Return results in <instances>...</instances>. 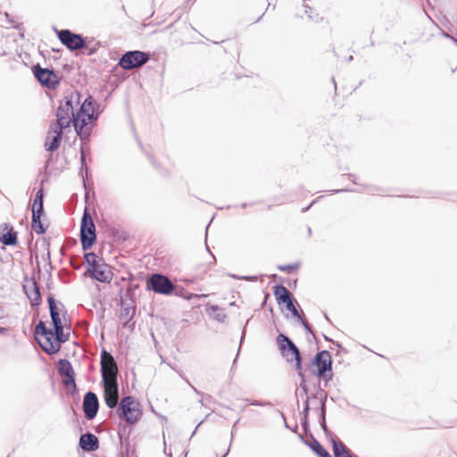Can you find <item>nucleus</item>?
Returning a JSON list of instances; mask_svg holds the SVG:
<instances>
[{
  "mask_svg": "<svg viewBox=\"0 0 457 457\" xmlns=\"http://www.w3.org/2000/svg\"><path fill=\"white\" fill-rule=\"evenodd\" d=\"M308 234H309V235H311V234H312V229H311V228H310V227L308 228Z\"/></svg>",
  "mask_w": 457,
  "mask_h": 457,
  "instance_id": "nucleus-59",
  "label": "nucleus"
},
{
  "mask_svg": "<svg viewBox=\"0 0 457 457\" xmlns=\"http://www.w3.org/2000/svg\"><path fill=\"white\" fill-rule=\"evenodd\" d=\"M316 203V200L312 201L311 204L302 209V212H306L314 204Z\"/></svg>",
  "mask_w": 457,
  "mask_h": 457,
  "instance_id": "nucleus-51",
  "label": "nucleus"
},
{
  "mask_svg": "<svg viewBox=\"0 0 457 457\" xmlns=\"http://www.w3.org/2000/svg\"><path fill=\"white\" fill-rule=\"evenodd\" d=\"M210 316L217 321L223 323L227 320V314L224 310L220 309L218 305H211L207 309Z\"/></svg>",
  "mask_w": 457,
  "mask_h": 457,
  "instance_id": "nucleus-29",
  "label": "nucleus"
},
{
  "mask_svg": "<svg viewBox=\"0 0 457 457\" xmlns=\"http://www.w3.org/2000/svg\"><path fill=\"white\" fill-rule=\"evenodd\" d=\"M442 35L445 36V37H448V38H451L453 42L457 43V40L455 38H453V37L449 36L446 32H445L444 30H442Z\"/></svg>",
  "mask_w": 457,
  "mask_h": 457,
  "instance_id": "nucleus-52",
  "label": "nucleus"
},
{
  "mask_svg": "<svg viewBox=\"0 0 457 457\" xmlns=\"http://www.w3.org/2000/svg\"><path fill=\"white\" fill-rule=\"evenodd\" d=\"M237 357L234 360L233 365L236 364Z\"/></svg>",
  "mask_w": 457,
  "mask_h": 457,
  "instance_id": "nucleus-63",
  "label": "nucleus"
},
{
  "mask_svg": "<svg viewBox=\"0 0 457 457\" xmlns=\"http://www.w3.org/2000/svg\"><path fill=\"white\" fill-rule=\"evenodd\" d=\"M352 59H353V56H350V57L348 58V61H352Z\"/></svg>",
  "mask_w": 457,
  "mask_h": 457,
  "instance_id": "nucleus-64",
  "label": "nucleus"
},
{
  "mask_svg": "<svg viewBox=\"0 0 457 457\" xmlns=\"http://www.w3.org/2000/svg\"><path fill=\"white\" fill-rule=\"evenodd\" d=\"M303 8L304 9V13L311 21H318L319 14L315 12L314 9L309 5L303 4Z\"/></svg>",
  "mask_w": 457,
  "mask_h": 457,
  "instance_id": "nucleus-31",
  "label": "nucleus"
},
{
  "mask_svg": "<svg viewBox=\"0 0 457 457\" xmlns=\"http://www.w3.org/2000/svg\"><path fill=\"white\" fill-rule=\"evenodd\" d=\"M82 142V145L80 146V155L83 154H85V155L89 152V149H87L85 145H87L88 142H84V141H81Z\"/></svg>",
  "mask_w": 457,
  "mask_h": 457,
  "instance_id": "nucleus-43",
  "label": "nucleus"
},
{
  "mask_svg": "<svg viewBox=\"0 0 457 457\" xmlns=\"http://www.w3.org/2000/svg\"><path fill=\"white\" fill-rule=\"evenodd\" d=\"M301 425L303 429L307 432L309 430V417H301Z\"/></svg>",
  "mask_w": 457,
  "mask_h": 457,
  "instance_id": "nucleus-38",
  "label": "nucleus"
},
{
  "mask_svg": "<svg viewBox=\"0 0 457 457\" xmlns=\"http://www.w3.org/2000/svg\"><path fill=\"white\" fill-rule=\"evenodd\" d=\"M229 276L234 278L243 279V280H245V281H256L257 280V277L256 276H242V277H238V276L234 275V274H230Z\"/></svg>",
  "mask_w": 457,
  "mask_h": 457,
  "instance_id": "nucleus-35",
  "label": "nucleus"
},
{
  "mask_svg": "<svg viewBox=\"0 0 457 457\" xmlns=\"http://www.w3.org/2000/svg\"><path fill=\"white\" fill-rule=\"evenodd\" d=\"M58 39L70 51H78L87 48V43L81 34L74 33L71 29H54Z\"/></svg>",
  "mask_w": 457,
  "mask_h": 457,
  "instance_id": "nucleus-11",
  "label": "nucleus"
},
{
  "mask_svg": "<svg viewBox=\"0 0 457 457\" xmlns=\"http://www.w3.org/2000/svg\"><path fill=\"white\" fill-rule=\"evenodd\" d=\"M320 424L323 431L328 428L326 423V414H320Z\"/></svg>",
  "mask_w": 457,
  "mask_h": 457,
  "instance_id": "nucleus-40",
  "label": "nucleus"
},
{
  "mask_svg": "<svg viewBox=\"0 0 457 457\" xmlns=\"http://www.w3.org/2000/svg\"><path fill=\"white\" fill-rule=\"evenodd\" d=\"M83 411L87 420L96 418L99 410V401L96 393L88 391L83 397Z\"/></svg>",
  "mask_w": 457,
  "mask_h": 457,
  "instance_id": "nucleus-15",
  "label": "nucleus"
},
{
  "mask_svg": "<svg viewBox=\"0 0 457 457\" xmlns=\"http://www.w3.org/2000/svg\"><path fill=\"white\" fill-rule=\"evenodd\" d=\"M96 106H100V104L97 102H96L90 95H88L83 100V102L80 104V107L76 112L74 129L76 134L79 136L81 141L89 142L92 133V128L87 127V119L81 118V114L92 112L93 109H96Z\"/></svg>",
  "mask_w": 457,
  "mask_h": 457,
  "instance_id": "nucleus-4",
  "label": "nucleus"
},
{
  "mask_svg": "<svg viewBox=\"0 0 457 457\" xmlns=\"http://www.w3.org/2000/svg\"><path fill=\"white\" fill-rule=\"evenodd\" d=\"M249 404L252 406H262V407L272 406L271 403H270V402L259 401V400H251V401H249Z\"/></svg>",
  "mask_w": 457,
  "mask_h": 457,
  "instance_id": "nucleus-34",
  "label": "nucleus"
},
{
  "mask_svg": "<svg viewBox=\"0 0 457 457\" xmlns=\"http://www.w3.org/2000/svg\"><path fill=\"white\" fill-rule=\"evenodd\" d=\"M147 289L159 295H170L175 290V286L167 276L154 273L147 281Z\"/></svg>",
  "mask_w": 457,
  "mask_h": 457,
  "instance_id": "nucleus-13",
  "label": "nucleus"
},
{
  "mask_svg": "<svg viewBox=\"0 0 457 457\" xmlns=\"http://www.w3.org/2000/svg\"><path fill=\"white\" fill-rule=\"evenodd\" d=\"M43 215L44 214L41 213L32 212L31 227L33 230L38 235L44 234L46 230V227H45L41 221V218Z\"/></svg>",
  "mask_w": 457,
  "mask_h": 457,
  "instance_id": "nucleus-27",
  "label": "nucleus"
},
{
  "mask_svg": "<svg viewBox=\"0 0 457 457\" xmlns=\"http://www.w3.org/2000/svg\"><path fill=\"white\" fill-rule=\"evenodd\" d=\"M121 311L120 320L123 321V328L134 329L135 322H131L136 313V306L134 304H128L124 300H120Z\"/></svg>",
  "mask_w": 457,
  "mask_h": 457,
  "instance_id": "nucleus-20",
  "label": "nucleus"
},
{
  "mask_svg": "<svg viewBox=\"0 0 457 457\" xmlns=\"http://www.w3.org/2000/svg\"><path fill=\"white\" fill-rule=\"evenodd\" d=\"M300 266L299 262L287 264V265H279L278 269L281 271H287L288 273L292 272L293 270L298 269Z\"/></svg>",
  "mask_w": 457,
  "mask_h": 457,
  "instance_id": "nucleus-32",
  "label": "nucleus"
},
{
  "mask_svg": "<svg viewBox=\"0 0 457 457\" xmlns=\"http://www.w3.org/2000/svg\"><path fill=\"white\" fill-rule=\"evenodd\" d=\"M149 159L150 161L152 162L153 164H154V159H153V156L152 155H149Z\"/></svg>",
  "mask_w": 457,
  "mask_h": 457,
  "instance_id": "nucleus-57",
  "label": "nucleus"
},
{
  "mask_svg": "<svg viewBox=\"0 0 457 457\" xmlns=\"http://www.w3.org/2000/svg\"><path fill=\"white\" fill-rule=\"evenodd\" d=\"M57 371L60 376L65 377L62 384L66 387H71V394L77 392V385L75 381V372L71 363L67 359H60L57 361Z\"/></svg>",
  "mask_w": 457,
  "mask_h": 457,
  "instance_id": "nucleus-14",
  "label": "nucleus"
},
{
  "mask_svg": "<svg viewBox=\"0 0 457 457\" xmlns=\"http://www.w3.org/2000/svg\"><path fill=\"white\" fill-rule=\"evenodd\" d=\"M84 260L87 264V271H90L95 267L104 262L102 258H99L95 253H86L84 254Z\"/></svg>",
  "mask_w": 457,
  "mask_h": 457,
  "instance_id": "nucleus-26",
  "label": "nucleus"
},
{
  "mask_svg": "<svg viewBox=\"0 0 457 457\" xmlns=\"http://www.w3.org/2000/svg\"><path fill=\"white\" fill-rule=\"evenodd\" d=\"M326 400L327 395H325L324 397L320 399V414H326Z\"/></svg>",
  "mask_w": 457,
  "mask_h": 457,
  "instance_id": "nucleus-39",
  "label": "nucleus"
},
{
  "mask_svg": "<svg viewBox=\"0 0 457 457\" xmlns=\"http://www.w3.org/2000/svg\"><path fill=\"white\" fill-rule=\"evenodd\" d=\"M79 240L83 251L89 250L96 244V229L90 212L86 208L84 210L79 231Z\"/></svg>",
  "mask_w": 457,
  "mask_h": 457,
  "instance_id": "nucleus-6",
  "label": "nucleus"
},
{
  "mask_svg": "<svg viewBox=\"0 0 457 457\" xmlns=\"http://www.w3.org/2000/svg\"><path fill=\"white\" fill-rule=\"evenodd\" d=\"M64 129L65 128H61L59 126H54V124H51L49 134L53 132L54 135L51 138L50 137H47L45 142V148L46 151L54 152L59 148L62 139Z\"/></svg>",
  "mask_w": 457,
  "mask_h": 457,
  "instance_id": "nucleus-17",
  "label": "nucleus"
},
{
  "mask_svg": "<svg viewBox=\"0 0 457 457\" xmlns=\"http://www.w3.org/2000/svg\"><path fill=\"white\" fill-rule=\"evenodd\" d=\"M80 97L81 94L78 91L65 95L63 99L60 101L59 106L56 110V121L54 126H59L61 128H68L71 124L74 126V120L76 118L74 104H80Z\"/></svg>",
  "mask_w": 457,
  "mask_h": 457,
  "instance_id": "nucleus-2",
  "label": "nucleus"
},
{
  "mask_svg": "<svg viewBox=\"0 0 457 457\" xmlns=\"http://www.w3.org/2000/svg\"><path fill=\"white\" fill-rule=\"evenodd\" d=\"M44 190L40 188L35 195L33 205H32V212L34 213H41L44 214Z\"/></svg>",
  "mask_w": 457,
  "mask_h": 457,
  "instance_id": "nucleus-25",
  "label": "nucleus"
},
{
  "mask_svg": "<svg viewBox=\"0 0 457 457\" xmlns=\"http://www.w3.org/2000/svg\"><path fill=\"white\" fill-rule=\"evenodd\" d=\"M332 81H333V83H334V85H335V88H337V85H336V82H335V79H332Z\"/></svg>",
  "mask_w": 457,
  "mask_h": 457,
  "instance_id": "nucleus-61",
  "label": "nucleus"
},
{
  "mask_svg": "<svg viewBox=\"0 0 457 457\" xmlns=\"http://www.w3.org/2000/svg\"><path fill=\"white\" fill-rule=\"evenodd\" d=\"M356 190L354 189H349V188H342V189H336V190H332V194H337V193H341V192H355Z\"/></svg>",
  "mask_w": 457,
  "mask_h": 457,
  "instance_id": "nucleus-44",
  "label": "nucleus"
},
{
  "mask_svg": "<svg viewBox=\"0 0 457 457\" xmlns=\"http://www.w3.org/2000/svg\"><path fill=\"white\" fill-rule=\"evenodd\" d=\"M52 279H51V274L48 275L47 282H46V288L51 289L52 288Z\"/></svg>",
  "mask_w": 457,
  "mask_h": 457,
  "instance_id": "nucleus-48",
  "label": "nucleus"
},
{
  "mask_svg": "<svg viewBox=\"0 0 457 457\" xmlns=\"http://www.w3.org/2000/svg\"><path fill=\"white\" fill-rule=\"evenodd\" d=\"M101 112H102V110L100 109V106H96V109H93L92 112H88L87 114H81V118L87 119V123H95L98 120Z\"/></svg>",
  "mask_w": 457,
  "mask_h": 457,
  "instance_id": "nucleus-30",
  "label": "nucleus"
},
{
  "mask_svg": "<svg viewBox=\"0 0 457 457\" xmlns=\"http://www.w3.org/2000/svg\"><path fill=\"white\" fill-rule=\"evenodd\" d=\"M239 420H237L235 424L233 425L232 427V430H231V439H230V443L232 442L233 438H234V435L236 434L237 432V428H236V426L237 424L238 423Z\"/></svg>",
  "mask_w": 457,
  "mask_h": 457,
  "instance_id": "nucleus-45",
  "label": "nucleus"
},
{
  "mask_svg": "<svg viewBox=\"0 0 457 457\" xmlns=\"http://www.w3.org/2000/svg\"><path fill=\"white\" fill-rule=\"evenodd\" d=\"M0 242L8 246H14L18 244V233L11 225L4 223L0 226Z\"/></svg>",
  "mask_w": 457,
  "mask_h": 457,
  "instance_id": "nucleus-19",
  "label": "nucleus"
},
{
  "mask_svg": "<svg viewBox=\"0 0 457 457\" xmlns=\"http://www.w3.org/2000/svg\"><path fill=\"white\" fill-rule=\"evenodd\" d=\"M324 434L326 437L330 438L331 442L333 443V439H338L336 435L332 431H330L328 428L324 430Z\"/></svg>",
  "mask_w": 457,
  "mask_h": 457,
  "instance_id": "nucleus-42",
  "label": "nucleus"
},
{
  "mask_svg": "<svg viewBox=\"0 0 457 457\" xmlns=\"http://www.w3.org/2000/svg\"><path fill=\"white\" fill-rule=\"evenodd\" d=\"M244 337H245V331H243V333H242L241 341L244 339Z\"/></svg>",
  "mask_w": 457,
  "mask_h": 457,
  "instance_id": "nucleus-60",
  "label": "nucleus"
},
{
  "mask_svg": "<svg viewBox=\"0 0 457 457\" xmlns=\"http://www.w3.org/2000/svg\"><path fill=\"white\" fill-rule=\"evenodd\" d=\"M316 366V370L312 374L328 382L333 378L332 372V358L330 353L327 350L318 352L312 361Z\"/></svg>",
  "mask_w": 457,
  "mask_h": 457,
  "instance_id": "nucleus-7",
  "label": "nucleus"
},
{
  "mask_svg": "<svg viewBox=\"0 0 457 457\" xmlns=\"http://www.w3.org/2000/svg\"><path fill=\"white\" fill-rule=\"evenodd\" d=\"M229 451H230V445L228 447L225 453L221 457H226L228 454Z\"/></svg>",
  "mask_w": 457,
  "mask_h": 457,
  "instance_id": "nucleus-53",
  "label": "nucleus"
},
{
  "mask_svg": "<svg viewBox=\"0 0 457 457\" xmlns=\"http://www.w3.org/2000/svg\"><path fill=\"white\" fill-rule=\"evenodd\" d=\"M53 327L54 329L48 328L45 321L39 320L34 329L35 337L39 345L49 355L58 353L62 344L69 338V335H64L62 324Z\"/></svg>",
  "mask_w": 457,
  "mask_h": 457,
  "instance_id": "nucleus-1",
  "label": "nucleus"
},
{
  "mask_svg": "<svg viewBox=\"0 0 457 457\" xmlns=\"http://www.w3.org/2000/svg\"><path fill=\"white\" fill-rule=\"evenodd\" d=\"M102 384L104 386L118 385V367L113 356L105 349L100 353Z\"/></svg>",
  "mask_w": 457,
  "mask_h": 457,
  "instance_id": "nucleus-5",
  "label": "nucleus"
},
{
  "mask_svg": "<svg viewBox=\"0 0 457 457\" xmlns=\"http://www.w3.org/2000/svg\"><path fill=\"white\" fill-rule=\"evenodd\" d=\"M289 429H292V431L296 432L297 426H295V428H294V427H291Z\"/></svg>",
  "mask_w": 457,
  "mask_h": 457,
  "instance_id": "nucleus-55",
  "label": "nucleus"
},
{
  "mask_svg": "<svg viewBox=\"0 0 457 457\" xmlns=\"http://www.w3.org/2000/svg\"><path fill=\"white\" fill-rule=\"evenodd\" d=\"M150 54L139 50L127 51L119 60V66L123 70L129 71L139 68L150 60Z\"/></svg>",
  "mask_w": 457,
  "mask_h": 457,
  "instance_id": "nucleus-9",
  "label": "nucleus"
},
{
  "mask_svg": "<svg viewBox=\"0 0 457 457\" xmlns=\"http://www.w3.org/2000/svg\"><path fill=\"white\" fill-rule=\"evenodd\" d=\"M23 290L32 307H38L42 303L40 287L35 279H31L29 283L23 285Z\"/></svg>",
  "mask_w": 457,
  "mask_h": 457,
  "instance_id": "nucleus-16",
  "label": "nucleus"
},
{
  "mask_svg": "<svg viewBox=\"0 0 457 457\" xmlns=\"http://www.w3.org/2000/svg\"><path fill=\"white\" fill-rule=\"evenodd\" d=\"M333 453L335 457H353L349 449L339 439H333Z\"/></svg>",
  "mask_w": 457,
  "mask_h": 457,
  "instance_id": "nucleus-24",
  "label": "nucleus"
},
{
  "mask_svg": "<svg viewBox=\"0 0 457 457\" xmlns=\"http://www.w3.org/2000/svg\"><path fill=\"white\" fill-rule=\"evenodd\" d=\"M86 49H87V54L88 55H93V54H96V47L88 48V47L87 46V48H86Z\"/></svg>",
  "mask_w": 457,
  "mask_h": 457,
  "instance_id": "nucleus-49",
  "label": "nucleus"
},
{
  "mask_svg": "<svg viewBox=\"0 0 457 457\" xmlns=\"http://www.w3.org/2000/svg\"><path fill=\"white\" fill-rule=\"evenodd\" d=\"M309 399H310V397L307 396L306 400H305L304 406H303V410L301 413V415L303 417H309V411H310Z\"/></svg>",
  "mask_w": 457,
  "mask_h": 457,
  "instance_id": "nucleus-37",
  "label": "nucleus"
},
{
  "mask_svg": "<svg viewBox=\"0 0 457 457\" xmlns=\"http://www.w3.org/2000/svg\"><path fill=\"white\" fill-rule=\"evenodd\" d=\"M88 172H89V169H88L87 165L86 164V167L83 168V176H81L83 179L84 184H85V176H87Z\"/></svg>",
  "mask_w": 457,
  "mask_h": 457,
  "instance_id": "nucleus-47",
  "label": "nucleus"
},
{
  "mask_svg": "<svg viewBox=\"0 0 457 457\" xmlns=\"http://www.w3.org/2000/svg\"><path fill=\"white\" fill-rule=\"evenodd\" d=\"M47 303H48L50 317H51V320H52V325L56 326L59 324H62L61 317H60L59 307H58V305H61L62 307H63L62 303L61 302L56 301L53 294H48Z\"/></svg>",
  "mask_w": 457,
  "mask_h": 457,
  "instance_id": "nucleus-23",
  "label": "nucleus"
},
{
  "mask_svg": "<svg viewBox=\"0 0 457 457\" xmlns=\"http://www.w3.org/2000/svg\"><path fill=\"white\" fill-rule=\"evenodd\" d=\"M88 273L92 279L97 280L102 283L111 282L113 276L112 272L110 270V267L104 262L95 267L90 271H88Z\"/></svg>",
  "mask_w": 457,
  "mask_h": 457,
  "instance_id": "nucleus-18",
  "label": "nucleus"
},
{
  "mask_svg": "<svg viewBox=\"0 0 457 457\" xmlns=\"http://www.w3.org/2000/svg\"><path fill=\"white\" fill-rule=\"evenodd\" d=\"M311 438L312 441L309 444V446L319 457H332L331 454L322 446V445L312 436V434Z\"/></svg>",
  "mask_w": 457,
  "mask_h": 457,
  "instance_id": "nucleus-28",
  "label": "nucleus"
},
{
  "mask_svg": "<svg viewBox=\"0 0 457 457\" xmlns=\"http://www.w3.org/2000/svg\"><path fill=\"white\" fill-rule=\"evenodd\" d=\"M273 294L277 303L281 305L285 304L287 311L296 319H301V315L296 305L298 304L290 291L282 284H277L273 287Z\"/></svg>",
  "mask_w": 457,
  "mask_h": 457,
  "instance_id": "nucleus-10",
  "label": "nucleus"
},
{
  "mask_svg": "<svg viewBox=\"0 0 457 457\" xmlns=\"http://www.w3.org/2000/svg\"><path fill=\"white\" fill-rule=\"evenodd\" d=\"M79 445L83 452H95L99 448V440L93 433L87 432L80 436Z\"/></svg>",
  "mask_w": 457,
  "mask_h": 457,
  "instance_id": "nucleus-21",
  "label": "nucleus"
},
{
  "mask_svg": "<svg viewBox=\"0 0 457 457\" xmlns=\"http://www.w3.org/2000/svg\"><path fill=\"white\" fill-rule=\"evenodd\" d=\"M104 403L110 409H113L118 404L119 399V385L104 386Z\"/></svg>",
  "mask_w": 457,
  "mask_h": 457,
  "instance_id": "nucleus-22",
  "label": "nucleus"
},
{
  "mask_svg": "<svg viewBox=\"0 0 457 457\" xmlns=\"http://www.w3.org/2000/svg\"><path fill=\"white\" fill-rule=\"evenodd\" d=\"M299 387L301 388L303 394L305 395L306 397H307L308 396V386L306 385V378H301V382H300Z\"/></svg>",
  "mask_w": 457,
  "mask_h": 457,
  "instance_id": "nucleus-36",
  "label": "nucleus"
},
{
  "mask_svg": "<svg viewBox=\"0 0 457 457\" xmlns=\"http://www.w3.org/2000/svg\"><path fill=\"white\" fill-rule=\"evenodd\" d=\"M285 426L286 428H290L289 425H287V422H285Z\"/></svg>",
  "mask_w": 457,
  "mask_h": 457,
  "instance_id": "nucleus-62",
  "label": "nucleus"
},
{
  "mask_svg": "<svg viewBox=\"0 0 457 457\" xmlns=\"http://www.w3.org/2000/svg\"><path fill=\"white\" fill-rule=\"evenodd\" d=\"M323 337L326 341H330L332 342L334 345H336L337 346L340 347L341 345L337 343V342H335L333 341L331 338H329L328 337H327L326 335L323 334Z\"/></svg>",
  "mask_w": 457,
  "mask_h": 457,
  "instance_id": "nucleus-50",
  "label": "nucleus"
},
{
  "mask_svg": "<svg viewBox=\"0 0 457 457\" xmlns=\"http://www.w3.org/2000/svg\"><path fill=\"white\" fill-rule=\"evenodd\" d=\"M246 206H247V204H246V203L242 204V207H243V208H245Z\"/></svg>",
  "mask_w": 457,
  "mask_h": 457,
  "instance_id": "nucleus-58",
  "label": "nucleus"
},
{
  "mask_svg": "<svg viewBox=\"0 0 457 457\" xmlns=\"http://www.w3.org/2000/svg\"><path fill=\"white\" fill-rule=\"evenodd\" d=\"M324 316H325V318H326V320H327L328 321H330V320H329V318H328V316L327 315V313H326V312H324Z\"/></svg>",
  "mask_w": 457,
  "mask_h": 457,
  "instance_id": "nucleus-56",
  "label": "nucleus"
},
{
  "mask_svg": "<svg viewBox=\"0 0 457 457\" xmlns=\"http://www.w3.org/2000/svg\"><path fill=\"white\" fill-rule=\"evenodd\" d=\"M276 340L281 355L289 363L295 361V368L298 376L301 378H305L303 372L302 353L290 337L282 333L278 334Z\"/></svg>",
  "mask_w": 457,
  "mask_h": 457,
  "instance_id": "nucleus-3",
  "label": "nucleus"
},
{
  "mask_svg": "<svg viewBox=\"0 0 457 457\" xmlns=\"http://www.w3.org/2000/svg\"><path fill=\"white\" fill-rule=\"evenodd\" d=\"M138 405L133 396L123 397L117 409L119 418L129 424H136L142 416L141 411L137 408Z\"/></svg>",
  "mask_w": 457,
  "mask_h": 457,
  "instance_id": "nucleus-8",
  "label": "nucleus"
},
{
  "mask_svg": "<svg viewBox=\"0 0 457 457\" xmlns=\"http://www.w3.org/2000/svg\"><path fill=\"white\" fill-rule=\"evenodd\" d=\"M86 156L85 154L82 153L80 155V170L79 173L81 176H83V168L86 167Z\"/></svg>",
  "mask_w": 457,
  "mask_h": 457,
  "instance_id": "nucleus-41",
  "label": "nucleus"
},
{
  "mask_svg": "<svg viewBox=\"0 0 457 457\" xmlns=\"http://www.w3.org/2000/svg\"><path fill=\"white\" fill-rule=\"evenodd\" d=\"M349 179L352 180V182L355 185H359V182L357 181V177L354 174H348Z\"/></svg>",
  "mask_w": 457,
  "mask_h": 457,
  "instance_id": "nucleus-46",
  "label": "nucleus"
},
{
  "mask_svg": "<svg viewBox=\"0 0 457 457\" xmlns=\"http://www.w3.org/2000/svg\"><path fill=\"white\" fill-rule=\"evenodd\" d=\"M31 70L42 87L55 89L59 86L60 79L53 69L42 68L39 63H37L32 66Z\"/></svg>",
  "mask_w": 457,
  "mask_h": 457,
  "instance_id": "nucleus-12",
  "label": "nucleus"
},
{
  "mask_svg": "<svg viewBox=\"0 0 457 457\" xmlns=\"http://www.w3.org/2000/svg\"><path fill=\"white\" fill-rule=\"evenodd\" d=\"M297 320L302 323V325L304 328V330L307 333L313 335V330H312L311 325L308 323V321L306 320V319L304 318L303 315H301V319H297Z\"/></svg>",
  "mask_w": 457,
  "mask_h": 457,
  "instance_id": "nucleus-33",
  "label": "nucleus"
},
{
  "mask_svg": "<svg viewBox=\"0 0 457 457\" xmlns=\"http://www.w3.org/2000/svg\"><path fill=\"white\" fill-rule=\"evenodd\" d=\"M201 423H202V422H200V423L196 426V428H195V430L193 431V433H192V435H191V437L195 434V432H196V430H197L198 427L201 425Z\"/></svg>",
  "mask_w": 457,
  "mask_h": 457,
  "instance_id": "nucleus-54",
  "label": "nucleus"
}]
</instances>
